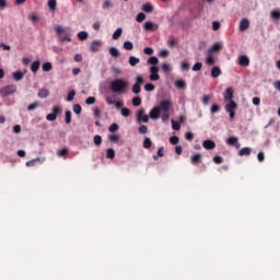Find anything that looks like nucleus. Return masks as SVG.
<instances>
[{
	"mask_svg": "<svg viewBox=\"0 0 280 280\" xmlns=\"http://www.w3.org/2000/svg\"><path fill=\"white\" fill-rule=\"evenodd\" d=\"M109 89L112 93H124L128 89V81L124 79H116L110 82Z\"/></svg>",
	"mask_w": 280,
	"mask_h": 280,
	"instance_id": "f257e3e1",
	"label": "nucleus"
},
{
	"mask_svg": "<svg viewBox=\"0 0 280 280\" xmlns=\"http://www.w3.org/2000/svg\"><path fill=\"white\" fill-rule=\"evenodd\" d=\"M55 32L60 37L61 43H71V35L65 32V27L57 25Z\"/></svg>",
	"mask_w": 280,
	"mask_h": 280,
	"instance_id": "f03ea898",
	"label": "nucleus"
},
{
	"mask_svg": "<svg viewBox=\"0 0 280 280\" xmlns=\"http://www.w3.org/2000/svg\"><path fill=\"white\" fill-rule=\"evenodd\" d=\"M62 113V107L60 105H56L52 107V113L48 114L46 116L47 121H56L58 119V115Z\"/></svg>",
	"mask_w": 280,
	"mask_h": 280,
	"instance_id": "7ed1b4c3",
	"label": "nucleus"
},
{
	"mask_svg": "<svg viewBox=\"0 0 280 280\" xmlns=\"http://www.w3.org/2000/svg\"><path fill=\"white\" fill-rule=\"evenodd\" d=\"M14 93H16V85L14 84L7 85L0 90L1 97H8V95H14Z\"/></svg>",
	"mask_w": 280,
	"mask_h": 280,
	"instance_id": "20e7f679",
	"label": "nucleus"
},
{
	"mask_svg": "<svg viewBox=\"0 0 280 280\" xmlns=\"http://www.w3.org/2000/svg\"><path fill=\"white\" fill-rule=\"evenodd\" d=\"M149 80H151V82H159V80H161V75L159 74V67L151 66L149 69Z\"/></svg>",
	"mask_w": 280,
	"mask_h": 280,
	"instance_id": "39448f33",
	"label": "nucleus"
},
{
	"mask_svg": "<svg viewBox=\"0 0 280 280\" xmlns=\"http://www.w3.org/2000/svg\"><path fill=\"white\" fill-rule=\"evenodd\" d=\"M136 117H137V121L139 124H141V122L148 124V121H150V116L145 115L144 108L139 109L136 114Z\"/></svg>",
	"mask_w": 280,
	"mask_h": 280,
	"instance_id": "423d86ee",
	"label": "nucleus"
},
{
	"mask_svg": "<svg viewBox=\"0 0 280 280\" xmlns=\"http://www.w3.org/2000/svg\"><path fill=\"white\" fill-rule=\"evenodd\" d=\"M141 84H143V77L138 75L136 78V83L133 84L131 91L135 95H139L141 93Z\"/></svg>",
	"mask_w": 280,
	"mask_h": 280,
	"instance_id": "0eeeda50",
	"label": "nucleus"
},
{
	"mask_svg": "<svg viewBox=\"0 0 280 280\" xmlns=\"http://www.w3.org/2000/svg\"><path fill=\"white\" fill-rule=\"evenodd\" d=\"M158 108L160 109V113H170V109L172 108V101L164 100L160 102V105Z\"/></svg>",
	"mask_w": 280,
	"mask_h": 280,
	"instance_id": "6e6552de",
	"label": "nucleus"
},
{
	"mask_svg": "<svg viewBox=\"0 0 280 280\" xmlns=\"http://www.w3.org/2000/svg\"><path fill=\"white\" fill-rule=\"evenodd\" d=\"M143 30H145V32H156V30H159V25L154 24L153 22L147 21L143 24Z\"/></svg>",
	"mask_w": 280,
	"mask_h": 280,
	"instance_id": "1a4fd4ad",
	"label": "nucleus"
},
{
	"mask_svg": "<svg viewBox=\"0 0 280 280\" xmlns=\"http://www.w3.org/2000/svg\"><path fill=\"white\" fill-rule=\"evenodd\" d=\"M248 27H250V21H248V19H246V18L241 20L240 25H238L240 32H246V30H248Z\"/></svg>",
	"mask_w": 280,
	"mask_h": 280,
	"instance_id": "9d476101",
	"label": "nucleus"
},
{
	"mask_svg": "<svg viewBox=\"0 0 280 280\" xmlns=\"http://www.w3.org/2000/svg\"><path fill=\"white\" fill-rule=\"evenodd\" d=\"M190 163L192 165H198V163H202V154L200 153H195L190 156Z\"/></svg>",
	"mask_w": 280,
	"mask_h": 280,
	"instance_id": "9b49d317",
	"label": "nucleus"
},
{
	"mask_svg": "<svg viewBox=\"0 0 280 280\" xmlns=\"http://www.w3.org/2000/svg\"><path fill=\"white\" fill-rule=\"evenodd\" d=\"M25 73H27V70H25V72L21 70L13 72V80H15V82H21V80H23V78L25 77Z\"/></svg>",
	"mask_w": 280,
	"mask_h": 280,
	"instance_id": "f8f14e48",
	"label": "nucleus"
},
{
	"mask_svg": "<svg viewBox=\"0 0 280 280\" xmlns=\"http://www.w3.org/2000/svg\"><path fill=\"white\" fill-rule=\"evenodd\" d=\"M150 119H159L161 117V112L159 107H153L149 113Z\"/></svg>",
	"mask_w": 280,
	"mask_h": 280,
	"instance_id": "ddd939ff",
	"label": "nucleus"
},
{
	"mask_svg": "<svg viewBox=\"0 0 280 280\" xmlns=\"http://www.w3.org/2000/svg\"><path fill=\"white\" fill-rule=\"evenodd\" d=\"M224 101L233 102V88H228L224 92Z\"/></svg>",
	"mask_w": 280,
	"mask_h": 280,
	"instance_id": "4468645a",
	"label": "nucleus"
},
{
	"mask_svg": "<svg viewBox=\"0 0 280 280\" xmlns=\"http://www.w3.org/2000/svg\"><path fill=\"white\" fill-rule=\"evenodd\" d=\"M100 47H102V42L101 40H94V42H92V44L90 46V50L95 54V52L100 51Z\"/></svg>",
	"mask_w": 280,
	"mask_h": 280,
	"instance_id": "2eb2a0df",
	"label": "nucleus"
},
{
	"mask_svg": "<svg viewBox=\"0 0 280 280\" xmlns=\"http://www.w3.org/2000/svg\"><path fill=\"white\" fill-rule=\"evenodd\" d=\"M238 65L241 67H248V65H250V59H248V57L246 55H243L238 59Z\"/></svg>",
	"mask_w": 280,
	"mask_h": 280,
	"instance_id": "dca6fc26",
	"label": "nucleus"
},
{
	"mask_svg": "<svg viewBox=\"0 0 280 280\" xmlns=\"http://www.w3.org/2000/svg\"><path fill=\"white\" fill-rule=\"evenodd\" d=\"M236 109H237V103H235V101H230V103L225 105L226 113H232V112H235Z\"/></svg>",
	"mask_w": 280,
	"mask_h": 280,
	"instance_id": "f3484780",
	"label": "nucleus"
},
{
	"mask_svg": "<svg viewBox=\"0 0 280 280\" xmlns=\"http://www.w3.org/2000/svg\"><path fill=\"white\" fill-rule=\"evenodd\" d=\"M202 147L205 150H213L215 148V142H213V140H205Z\"/></svg>",
	"mask_w": 280,
	"mask_h": 280,
	"instance_id": "a211bd4d",
	"label": "nucleus"
},
{
	"mask_svg": "<svg viewBox=\"0 0 280 280\" xmlns=\"http://www.w3.org/2000/svg\"><path fill=\"white\" fill-rule=\"evenodd\" d=\"M222 49V43H214L209 49L208 54H215V51H220Z\"/></svg>",
	"mask_w": 280,
	"mask_h": 280,
	"instance_id": "6ab92c4d",
	"label": "nucleus"
},
{
	"mask_svg": "<svg viewBox=\"0 0 280 280\" xmlns=\"http://www.w3.org/2000/svg\"><path fill=\"white\" fill-rule=\"evenodd\" d=\"M45 160H40V158H36L33 159L28 162L25 163L26 167H34V165H36V163H39V165H42V163H44Z\"/></svg>",
	"mask_w": 280,
	"mask_h": 280,
	"instance_id": "aec40b11",
	"label": "nucleus"
},
{
	"mask_svg": "<svg viewBox=\"0 0 280 280\" xmlns=\"http://www.w3.org/2000/svg\"><path fill=\"white\" fill-rule=\"evenodd\" d=\"M220 75H222V70L220 69V67H213L211 69V77L212 78H220Z\"/></svg>",
	"mask_w": 280,
	"mask_h": 280,
	"instance_id": "412c9836",
	"label": "nucleus"
},
{
	"mask_svg": "<svg viewBox=\"0 0 280 280\" xmlns=\"http://www.w3.org/2000/svg\"><path fill=\"white\" fill-rule=\"evenodd\" d=\"M250 148L248 147H245V148H242L240 151H238V156H250Z\"/></svg>",
	"mask_w": 280,
	"mask_h": 280,
	"instance_id": "4be33fe9",
	"label": "nucleus"
},
{
	"mask_svg": "<svg viewBox=\"0 0 280 280\" xmlns=\"http://www.w3.org/2000/svg\"><path fill=\"white\" fill-rule=\"evenodd\" d=\"M38 69H40V61H39V60L34 61V62L31 65V71H32V73H38Z\"/></svg>",
	"mask_w": 280,
	"mask_h": 280,
	"instance_id": "5701e85b",
	"label": "nucleus"
},
{
	"mask_svg": "<svg viewBox=\"0 0 280 280\" xmlns=\"http://www.w3.org/2000/svg\"><path fill=\"white\" fill-rule=\"evenodd\" d=\"M206 63L209 65V67H212V65H215V58L213 57V54L208 52V56L206 58Z\"/></svg>",
	"mask_w": 280,
	"mask_h": 280,
	"instance_id": "b1692460",
	"label": "nucleus"
},
{
	"mask_svg": "<svg viewBox=\"0 0 280 280\" xmlns=\"http://www.w3.org/2000/svg\"><path fill=\"white\" fill-rule=\"evenodd\" d=\"M168 47L173 49V47H178V39L176 37H170L167 40Z\"/></svg>",
	"mask_w": 280,
	"mask_h": 280,
	"instance_id": "393cba45",
	"label": "nucleus"
},
{
	"mask_svg": "<svg viewBox=\"0 0 280 280\" xmlns=\"http://www.w3.org/2000/svg\"><path fill=\"white\" fill-rule=\"evenodd\" d=\"M37 96L40 97V100H45V97H49V91L47 89H42Z\"/></svg>",
	"mask_w": 280,
	"mask_h": 280,
	"instance_id": "a878e982",
	"label": "nucleus"
},
{
	"mask_svg": "<svg viewBox=\"0 0 280 280\" xmlns=\"http://www.w3.org/2000/svg\"><path fill=\"white\" fill-rule=\"evenodd\" d=\"M175 86L176 89H180V90L187 89V82H185V80H177L175 82Z\"/></svg>",
	"mask_w": 280,
	"mask_h": 280,
	"instance_id": "bb28decb",
	"label": "nucleus"
},
{
	"mask_svg": "<svg viewBox=\"0 0 280 280\" xmlns=\"http://www.w3.org/2000/svg\"><path fill=\"white\" fill-rule=\"evenodd\" d=\"M141 60L135 56L129 57V65L130 67H137Z\"/></svg>",
	"mask_w": 280,
	"mask_h": 280,
	"instance_id": "cd10ccee",
	"label": "nucleus"
},
{
	"mask_svg": "<svg viewBox=\"0 0 280 280\" xmlns=\"http://www.w3.org/2000/svg\"><path fill=\"white\" fill-rule=\"evenodd\" d=\"M109 54L113 58H119L120 56L119 49H117L116 47H110Z\"/></svg>",
	"mask_w": 280,
	"mask_h": 280,
	"instance_id": "c85d7f7f",
	"label": "nucleus"
},
{
	"mask_svg": "<svg viewBox=\"0 0 280 280\" xmlns=\"http://www.w3.org/2000/svg\"><path fill=\"white\" fill-rule=\"evenodd\" d=\"M121 34H124V30L121 27L117 28L113 34V39L118 40V38L121 37Z\"/></svg>",
	"mask_w": 280,
	"mask_h": 280,
	"instance_id": "c756f323",
	"label": "nucleus"
},
{
	"mask_svg": "<svg viewBox=\"0 0 280 280\" xmlns=\"http://www.w3.org/2000/svg\"><path fill=\"white\" fill-rule=\"evenodd\" d=\"M77 36L79 40H86V38H89V33H86L85 31H81L78 33Z\"/></svg>",
	"mask_w": 280,
	"mask_h": 280,
	"instance_id": "7c9ffc66",
	"label": "nucleus"
},
{
	"mask_svg": "<svg viewBox=\"0 0 280 280\" xmlns=\"http://www.w3.org/2000/svg\"><path fill=\"white\" fill-rule=\"evenodd\" d=\"M143 148L145 150H150V148H152V140L150 138H144V140H143Z\"/></svg>",
	"mask_w": 280,
	"mask_h": 280,
	"instance_id": "2f4dec72",
	"label": "nucleus"
},
{
	"mask_svg": "<svg viewBox=\"0 0 280 280\" xmlns=\"http://www.w3.org/2000/svg\"><path fill=\"white\" fill-rule=\"evenodd\" d=\"M124 49H127V51H132V49H135V45L132 44V42H125Z\"/></svg>",
	"mask_w": 280,
	"mask_h": 280,
	"instance_id": "473e14b6",
	"label": "nucleus"
},
{
	"mask_svg": "<svg viewBox=\"0 0 280 280\" xmlns=\"http://www.w3.org/2000/svg\"><path fill=\"white\" fill-rule=\"evenodd\" d=\"M42 69H43V71H51V69H54V66L51 65V62H45V63H43V66H42Z\"/></svg>",
	"mask_w": 280,
	"mask_h": 280,
	"instance_id": "72a5a7b5",
	"label": "nucleus"
},
{
	"mask_svg": "<svg viewBox=\"0 0 280 280\" xmlns=\"http://www.w3.org/2000/svg\"><path fill=\"white\" fill-rule=\"evenodd\" d=\"M110 8H113V2H110V0H105L103 2V10H110Z\"/></svg>",
	"mask_w": 280,
	"mask_h": 280,
	"instance_id": "f704fd0d",
	"label": "nucleus"
},
{
	"mask_svg": "<svg viewBox=\"0 0 280 280\" xmlns=\"http://www.w3.org/2000/svg\"><path fill=\"white\" fill-rule=\"evenodd\" d=\"M73 113H75V115H81L82 106L80 104H74L73 105Z\"/></svg>",
	"mask_w": 280,
	"mask_h": 280,
	"instance_id": "c9c22d12",
	"label": "nucleus"
},
{
	"mask_svg": "<svg viewBox=\"0 0 280 280\" xmlns=\"http://www.w3.org/2000/svg\"><path fill=\"white\" fill-rule=\"evenodd\" d=\"M106 159H115V151L113 149L106 150Z\"/></svg>",
	"mask_w": 280,
	"mask_h": 280,
	"instance_id": "e433bc0d",
	"label": "nucleus"
},
{
	"mask_svg": "<svg viewBox=\"0 0 280 280\" xmlns=\"http://www.w3.org/2000/svg\"><path fill=\"white\" fill-rule=\"evenodd\" d=\"M210 112L212 115H215V113H220V105L213 104L210 108Z\"/></svg>",
	"mask_w": 280,
	"mask_h": 280,
	"instance_id": "4c0bfd02",
	"label": "nucleus"
},
{
	"mask_svg": "<svg viewBox=\"0 0 280 280\" xmlns=\"http://www.w3.org/2000/svg\"><path fill=\"white\" fill-rule=\"evenodd\" d=\"M238 139L236 137H230L226 140L228 145H234L235 143H237Z\"/></svg>",
	"mask_w": 280,
	"mask_h": 280,
	"instance_id": "58836bf2",
	"label": "nucleus"
},
{
	"mask_svg": "<svg viewBox=\"0 0 280 280\" xmlns=\"http://www.w3.org/2000/svg\"><path fill=\"white\" fill-rule=\"evenodd\" d=\"M109 141H112V143H119V136L118 135H110L108 137Z\"/></svg>",
	"mask_w": 280,
	"mask_h": 280,
	"instance_id": "ea45409f",
	"label": "nucleus"
},
{
	"mask_svg": "<svg viewBox=\"0 0 280 280\" xmlns=\"http://www.w3.org/2000/svg\"><path fill=\"white\" fill-rule=\"evenodd\" d=\"M154 89H156V88H155L154 84H152V83H147V84L144 85V91H147L148 93L154 91Z\"/></svg>",
	"mask_w": 280,
	"mask_h": 280,
	"instance_id": "a19ab883",
	"label": "nucleus"
},
{
	"mask_svg": "<svg viewBox=\"0 0 280 280\" xmlns=\"http://www.w3.org/2000/svg\"><path fill=\"white\" fill-rule=\"evenodd\" d=\"M136 21L138 23H143V21H145V14L144 13H138V15L136 16Z\"/></svg>",
	"mask_w": 280,
	"mask_h": 280,
	"instance_id": "79ce46f5",
	"label": "nucleus"
},
{
	"mask_svg": "<svg viewBox=\"0 0 280 280\" xmlns=\"http://www.w3.org/2000/svg\"><path fill=\"white\" fill-rule=\"evenodd\" d=\"M109 132H117L119 130V125L116 122L112 124L108 128Z\"/></svg>",
	"mask_w": 280,
	"mask_h": 280,
	"instance_id": "37998d69",
	"label": "nucleus"
},
{
	"mask_svg": "<svg viewBox=\"0 0 280 280\" xmlns=\"http://www.w3.org/2000/svg\"><path fill=\"white\" fill-rule=\"evenodd\" d=\"M75 97V91L71 90L69 93H68V96H67V102H73V98Z\"/></svg>",
	"mask_w": 280,
	"mask_h": 280,
	"instance_id": "c03bdc74",
	"label": "nucleus"
},
{
	"mask_svg": "<svg viewBox=\"0 0 280 280\" xmlns=\"http://www.w3.org/2000/svg\"><path fill=\"white\" fill-rule=\"evenodd\" d=\"M173 130H180V124L175 121L174 119L171 120Z\"/></svg>",
	"mask_w": 280,
	"mask_h": 280,
	"instance_id": "a18cd8bd",
	"label": "nucleus"
},
{
	"mask_svg": "<svg viewBox=\"0 0 280 280\" xmlns=\"http://www.w3.org/2000/svg\"><path fill=\"white\" fill-rule=\"evenodd\" d=\"M213 162L217 164V165H220L224 162V159H222V156L220 155H215L213 156Z\"/></svg>",
	"mask_w": 280,
	"mask_h": 280,
	"instance_id": "49530a36",
	"label": "nucleus"
},
{
	"mask_svg": "<svg viewBox=\"0 0 280 280\" xmlns=\"http://www.w3.org/2000/svg\"><path fill=\"white\" fill-rule=\"evenodd\" d=\"M270 16H271V19H275L276 21H279L280 11H271Z\"/></svg>",
	"mask_w": 280,
	"mask_h": 280,
	"instance_id": "de8ad7c7",
	"label": "nucleus"
},
{
	"mask_svg": "<svg viewBox=\"0 0 280 280\" xmlns=\"http://www.w3.org/2000/svg\"><path fill=\"white\" fill-rule=\"evenodd\" d=\"M159 62V58L156 57H150L148 59V65H153V67H155V65Z\"/></svg>",
	"mask_w": 280,
	"mask_h": 280,
	"instance_id": "09e8293b",
	"label": "nucleus"
},
{
	"mask_svg": "<svg viewBox=\"0 0 280 280\" xmlns=\"http://www.w3.org/2000/svg\"><path fill=\"white\" fill-rule=\"evenodd\" d=\"M58 156H67L69 154V149L63 148L60 151H58Z\"/></svg>",
	"mask_w": 280,
	"mask_h": 280,
	"instance_id": "8fccbe9b",
	"label": "nucleus"
},
{
	"mask_svg": "<svg viewBox=\"0 0 280 280\" xmlns=\"http://www.w3.org/2000/svg\"><path fill=\"white\" fill-rule=\"evenodd\" d=\"M95 102H96L95 96H90L85 100V104H88V106L95 104Z\"/></svg>",
	"mask_w": 280,
	"mask_h": 280,
	"instance_id": "3c124183",
	"label": "nucleus"
},
{
	"mask_svg": "<svg viewBox=\"0 0 280 280\" xmlns=\"http://www.w3.org/2000/svg\"><path fill=\"white\" fill-rule=\"evenodd\" d=\"M143 54H145L147 56H152L154 54V49L152 47H145L143 49Z\"/></svg>",
	"mask_w": 280,
	"mask_h": 280,
	"instance_id": "603ef678",
	"label": "nucleus"
},
{
	"mask_svg": "<svg viewBox=\"0 0 280 280\" xmlns=\"http://www.w3.org/2000/svg\"><path fill=\"white\" fill-rule=\"evenodd\" d=\"M132 105L133 106H141V97L136 96L132 98Z\"/></svg>",
	"mask_w": 280,
	"mask_h": 280,
	"instance_id": "864d4df0",
	"label": "nucleus"
},
{
	"mask_svg": "<svg viewBox=\"0 0 280 280\" xmlns=\"http://www.w3.org/2000/svg\"><path fill=\"white\" fill-rule=\"evenodd\" d=\"M143 12H153L154 8L151 4H143Z\"/></svg>",
	"mask_w": 280,
	"mask_h": 280,
	"instance_id": "5fc2aeb1",
	"label": "nucleus"
},
{
	"mask_svg": "<svg viewBox=\"0 0 280 280\" xmlns=\"http://www.w3.org/2000/svg\"><path fill=\"white\" fill-rule=\"evenodd\" d=\"M56 0H49L48 1V8L49 10H51L52 12L56 10Z\"/></svg>",
	"mask_w": 280,
	"mask_h": 280,
	"instance_id": "6e6d98bb",
	"label": "nucleus"
},
{
	"mask_svg": "<svg viewBox=\"0 0 280 280\" xmlns=\"http://www.w3.org/2000/svg\"><path fill=\"white\" fill-rule=\"evenodd\" d=\"M94 143L95 145H102V136L100 135L94 136Z\"/></svg>",
	"mask_w": 280,
	"mask_h": 280,
	"instance_id": "4d7b16f0",
	"label": "nucleus"
},
{
	"mask_svg": "<svg viewBox=\"0 0 280 280\" xmlns=\"http://www.w3.org/2000/svg\"><path fill=\"white\" fill-rule=\"evenodd\" d=\"M178 141H179V139H178V137H176V136H172V137L170 138V143H171L172 145H177Z\"/></svg>",
	"mask_w": 280,
	"mask_h": 280,
	"instance_id": "13d9d810",
	"label": "nucleus"
},
{
	"mask_svg": "<svg viewBox=\"0 0 280 280\" xmlns=\"http://www.w3.org/2000/svg\"><path fill=\"white\" fill-rule=\"evenodd\" d=\"M122 117H130V110L127 107L121 108Z\"/></svg>",
	"mask_w": 280,
	"mask_h": 280,
	"instance_id": "bf43d9fd",
	"label": "nucleus"
},
{
	"mask_svg": "<svg viewBox=\"0 0 280 280\" xmlns=\"http://www.w3.org/2000/svg\"><path fill=\"white\" fill-rule=\"evenodd\" d=\"M180 69L182 71H189V62L187 61L182 62Z\"/></svg>",
	"mask_w": 280,
	"mask_h": 280,
	"instance_id": "052dcab7",
	"label": "nucleus"
},
{
	"mask_svg": "<svg viewBox=\"0 0 280 280\" xmlns=\"http://www.w3.org/2000/svg\"><path fill=\"white\" fill-rule=\"evenodd\" d=\"M148 132V127L145 125H141L139 127V133L140 135H145Z\"/></svg>",
	"mask_w": 280,
	"mask_h": 280,
	"instance_id": "680f3d73",
	"label": "nucleus"
},
{
	"mask_svg": "<svg viewBox=\"0 0 280 280\" xmlns=\"http://www.w3.org/2000/svg\"><path fill=\"white\" fill-rule=\"evenodd\" d=\"M185 139L187 141H194V133L191 131H188L185 133Z\"/></svg>",
	"mask_w": 280,
	"mask_h": 280,
	"instance_id": "e2e57ef3",
	"label": "nucleus"
},
{
	"mask_svg": "<svg viewBox=\"0 0 280 280\" xmlns=\"http://www.w3.org/2000/svg\"><path fill=\"white\" fill-rule=\"evenodd\" d=\"M220 27H221L220 22H218V21L212 22V30L214 32H218V30H220Z\"/></svg>",
	"mask_w": 280,
	"mask_h": 280,
	"instance_id": "0e129e2a",
	"label": "nucleus"
},
{
	"mask_svg": "<svg viewBox=\"0 0 280 280\" xmlns=\"http://www.w3.org/2000/svg\"><path fill=\"white\" fill-rule=\"evenodd\" d=\"M202 69V62H197L192 66V71H200Z\"/></svg>",
	"mask_w": 280,
	"mask_h": 280,
	"instance_id": "69168bd1",
	"label": "nucleus"
},
{
	"mask_svg": "<svg viewBox=\"0 0 280 280\" xmlns=\"http://www.w3.org/2000/svg\"><path fill=\"white\" fill-rule=\"evenodd\" d=\"M30 21H32V23H36V21H38V15L36 13H32L28 16Z\"/></svg>",
	"mask_w": 280,
	"mask_h": 280,
	"instance_id": "338daca9",
	"label": "nucleus"
},
{
	"mask_svg": "<svg viewBox=\"0 0 280 280\" xmlns=\"http://www.w3.org/2000/svg\"><path fill=\"white\" fill-rule=\"evenodd\" d=\"M71 122V110H67L66 112V124H70Z\"/></svg>",
	"mask_w": 280,
	"mask_h": 280,
	"instance_id": "774afa93",
	"label": "nucleus"
}]
</instances>
